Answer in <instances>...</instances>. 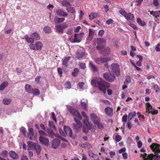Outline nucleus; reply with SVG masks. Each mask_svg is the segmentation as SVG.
<instances>
[{
    "label": "nucleus",
    "instance_id": "obj_1",
    "mask_svg": "<svg viewBox=\"0 0 160 160\" xmlns=\"http://www.w3.org/2000/svg\"><path fill=\"white\" fill-rule=\"evenodd\" d=\"M91 83L92 84L94 87L97 86V84L99 90L102 91L104 94H105L106 93L107 88L109 87V83L104 81H97L95 79H92L91 80Z\"/></svg>",
    "mask_w": 160,
    "mask_h": 160
},
{
    "label": "nucleus",
    "instance_id": "obj_2",
    "mask_svg": "<svg viewBox=\"0 0 160 160\" xmlns=\"http://www.w3.org/2000/svg\"><path fill=\"white\" fill-rule=\"evenodd\" d=\"M97 46L96 48L98 50L99 53H102V49L105 45L106 42L102 38H97Z\"/></svg>",
    "mask_w": 160,
    "mask_h": 160
},
{
    "label": "nucleus",
    "instance_id": "obj_3",
    "mask_svg": "<svg viewBox=\"0 0 160 160\" xmlns=\"http://www.w3.org/2000/svg\"><path fill=\"white\" fill-rule=\"evenodd\" d=\"M110 72L112 73H114L117 76L120 74V69L119 65L116 63L112 64L110 67Z\"/></svg>",
    "mask_w": 160,
    "mask_h": 160
},
{
    "label": "nucleus",
    "instance_id": "obj_4",
    "mask_svg": "<svg viewBox=\"0 0 160 160\" xmlns=\"http://www.w3.org/2000/svg\"><path fill=\"white\" fill-rule=\"evenodd\" d=\"M29 47L32 50L40 51L42 47V44L41 42L37 41L35 43L30 44Z\"/></svg>",
    "mask_w": 160,
    "mask_h": 160
},
{
    "label": "nucleus",
    "instance_id": "obj_5",
    "mask_svg": "<svg viewBox=\"0 0 160 160\" xmlns=\"http://www.w3.org/2000/svg\"><path fill=\"white\" fill-rule=\"evenodd\" d=\"M146 113H151L152 115L156 114L158 113V111L152 108V107L149 102L146 103Z\"/></svg>",
    "mask_w": 160,
    "mask_h": 160
},
{
    "label": "nucleus",
    "instance_id": "obj_6",
    "mask_svg": "<svg viewBox=\"0 0 160 160\" xmlns=\"http://www.w3.org/2000/svg\"><path fill=\"white\" fill-rule=\"evenodd\" d=\"M103 76L104 78L111 82L113 81L115 78V75L112 73H105L103 74Z\"/></svg>",
    "mask_w": 160,
    "mask_h": 160
},
{
    "label": "nucleus",
    "instance_id": "obj_7",
    "mask_svg": "<svg viewBox=\"0 0 160 160\" xmlns=\"http://www.w3.org/2000/svg\"><path fill=\"white\" fill-rule=\"evenodd\" d=\"M64 130L66 134L68 135L70 138L73 139H75L76 138V135H72V130L69 126H65Z\"/></svg>",
    "mask_w": 160,
    "mask_h": 160
},
{
    "label": "nucleus",
    "instance_id": "obj_8",
    "mask_svg": "<svg viewBox=\"0 0 160 160\" xmlns=\"http://www.w3.org/2000/svg\"><path fill=\"white\" fill-rule=\"evenodd\" d=\"M96 63L98 64L105 63L108 61L110 60L109 58H104L103 57H101L99 58H97L94 59Z\"/></svg>",
    "mask_w": 160,
    "mask_h": 160
},
{
    "label": "nucleus",
    "instance_id": "obj_9",
    "mask_svg": "<svg viewBox=\"0 0 160 160\" xmlns=\"http://www.w3.org/2000/svg\"><path fill=\"white\" fill-rule=\"evenodd\" d=\"M60 143L61 141L58 138L54 139L52 142L51 148L56 149L60 146Z\"/></svg>",
    "mask_w": 160,
    "mask_h": 160
},
{
    "label": "nucleus",
    "instance_id": "obj_10",
    "mask_svg": "<svg viewBox=\"0 0 160 160\" xmlns=\"http://www.w3.org/2000/svg\"><path fill=\"white\" fill-rule=\"evenodd\" d=\"M85 55L84 50L83 48L78 49L75 55V57L78 59L82 58Z\"/></svg>",
    "mask_w": 160,
    "mask_h": 160
},
{
    "label": "nucleus",
    "instance_id": "obj_11",
    "mask_svg": "<svg viewBox=\"0 0 160 160\" xmlns=\"http://www.w3.org/2000/svg\"><path fill=\"white\" fill-rule=\"evenodd\" d=\"M40 143L46 146H48L49 145V139L42 136H40L39 138Z\"/></svg>",
    "mask_w": 160,
    "mask_h": 160
},
{
    "label": "nucleus",
    "instance_id": "obj_12",
    "mask_svg": "<svg viewBox=\"0 0 160 160\" xmlns=\"http://www.w3.org/2000/svg\"><path fill=\"white\" fill-rule=\"evenodd\" d=\"M56 13L60 17H66L68 15L67 13L64 12L62 9L59 8L55 10Z\"/></svg>",
    "mask_w": 160,
    "mask_h": 160
},
{
    "label": "nucleus",
    "instance_id": "obj_13",
    "mask_svg": "<svg viewBox=\"0 0 160 160\" xmlns=\"http://www.w3.org/2000/svg\"><path fill=\"white\" fill-rule=\"evenodd\" d=\"M152 150H156L160 153V145L157 143H153L150 146Z\"/></svg>",
    "mask_w": 160,
    "mask_h": 160
},
{
    "label": "nucleus",
    "instance_id": "obj_14",
    "mask_svg": "<svg viewBox=\"0 0 160 160\" xmlns=\"http://www.w3.org/2000/svg\"><path fill=\"white\" fill-rule=\"evenodd\" d=\"M9 156L13 159H18L19 157V155L15 152L14 151H10L9 152Z\"/></svg>",
    "mask_w": 160,
    "mask_h": 160
},
{
    "label": "nucleus",
    "instance_id": "obj_15",
    "mask_svg": "<svg viewBox=\"0 0 160 160\" xmlns=\"http://www.w3.org/2000/svg\"><path fill=\"white\" fill-rule=\"evenodd\" d=\"M90 118L92 122L94 123L100 121V119L94 113L91 114Z\"/></svg>",
    "mask_w": 160,
    "mask_h": 160
},
{
    "label": "nucleus",
    "instance_id": "obj_16",
    "mask_svg": "<svg viewBox=\"0 0 160 160\" xmlns=\"http://www.w3.org/2000/svg\"><path fill=\"white\" fill-rule=\"evenodd\" d=\"M153 151H154V154L155 155L153 154H151L148 155L147 157V160H153V158L156 156V155H158V152L156 151V150H152Z\"/></svg>",
    "mask_w": 160,
    "mask_h": 160
},
{
    "label": "nucleus",
    "instance_id": "obj_17",
    "mask_svg": "<svg viewBox=\"0 0 160 160\" xmlns=\"http://www.w3.org/2000/svg\"><path fill=\"white\" fill-rule=\"evenodd\" d=\"M69 110L70 113L73 116H78L79 115V113L78 110L72 108H69Z\"/></svg>",
    "mask_w": 160,
    "mask_h": 160
},
{
    "label": "nucleus",
    "instance_id": "obj_18",
    "mask_svg": "<svg viewBox=\"0 0 160 160\" xmlns=\"http://www.w3.org/2000/svg\"><path fill=\"white\" fill-rule=\"evenodd\" d=\"M72 127L75 129L76 132L80 131L82 127V124H77L73 123Z\"/></svg>",
    "mask_w": 160,
    "mask_h": 160
},
{
    "label": "nucleus",
    "instance_id": "obj_19",
    "mask_svg": "<svg viewBox=\"0 0 160 160\" xmlns=\"http://www.w3.org/2000/svg\"><path fill=\"white\" fill-rule=\"evenodd\" d=\"M106 114L108 116H112L113 114V109L109 107L106 108L105 110Z\"/></svg>",
    "mask_w": 160,
    "mask_h": 160
},
{
    "label": "nucleus",
    "instance_id": "obj_20",
    "mask_svg": "<svg viewBox=\"0 0 160 160\" xmlns=\"http://www.w3.org/2000/svg\"><path fill=\"white\" fill-rule=\"evenodd\" d=\"M89 33L88 37L87 38V39L88 40L90 41L92 39L93 35L94 33V30L89 28Z\"/></svg>",
    "mask_w": 160,
    "mask_h": 160
},
{
    "label": "nucleus",
    "instance_id": "obj_21",
    "mask_svg": "<svg viewBox=\"0 0 160 160\" xmlns=\"http://www.w3.org/2000/svg\"><path fill=\"white\" fill-rule=\"evenodd\" d=\"M28 137L31 140H32V137L34 135V132H33V129L32 128H30L28 129Z\"/></svg>",
    "mask_w": 160,
    "mask_h": 160
},
{
    "label": "nucleus",
    "instance_id": "obj_22",
    "mask_svg": "<svg viewBox=\"0 0 160 160\" xmlns=\"http://www.w3.org/2000/svg\"><path fill=\"white\" fill-rule=\"evenodd\" d=\"M24 38L28 43H31V44L33 43L34 40L32 37L29 38L28 35H26L24 36Z\"/></svg>",
    "mask_w": 160,
    "mask_h": 160
},
{
    "label": "nucleus",
    "instance_id": "obj_23",
    "mask_svg": "<svg viewBox=\"0 0 160 160\" xmlns=\"http://www.w3.org/2000/svg\"><path fill=\"white\" fill-rule=\"evenodd\" d=\"M77 35L78 34L77 33H75L74 34V39L73 41L72 42H79L81 41L82 39L79 36Z\"/></svg>",
    "mask_w": 160,
    "mask_h": 160
},
{
    "label": "nucleus",
    "instance_id": "obj_24",
    "mask_svg": "<svg viewBox=\"0 0 160 160\" xmlns=\"http://www.w3.org/2000/svg\"><path fill=\"white\" fill-rule=\"evenodd\" d=\"M33 148L36 151L37 154L38 155H39L41 151V148L40 145L37 143Z\"/></svg>",
    "mask_w": 160,
    "mask_h": 160
},
{
    "label": "nucleus",
    "instance_id": "obj_25",
    "mask_svg": "<svg viewBox=\"0 0 160 160\" xmlns=\"http://www.w3.org/2000/svg\"><path fill=\"white\" fill-rule=\"evenodd\" d=\"M102 53H100L102 54L108 55L109 54L110 52V49L109 47H107L105 48L104 47L102 49Z\"/></svg>",
    "mask_w": 160,
    "mask_h": 160
},
{
    "label": "nucleus",
    "instance_id": "obj_26",
    "mask_svg": "<svg viewBox=\"0 0 160 160\" xmlns=\"http://www.w3.org/2000/svg\"><path fill=\"white\" fill-rule=\"evenodd\" d=\"M88 155L92 158V160H94L95 159L98 158V156L97 154L93 153L92 151H90L88 152Z\"/></svg>",
    "mask_w": 160,
    "mask_h": 160
},
{
    "label": "nucleus",
    "instance_id": "obj_27",
    "mask_svg": "<svg viewBox=\"0 0 160 160\" xmlns=\"http://www.w3.org/2000/svg\"><path fill=\"white\" fill-rule=\"evenodd\" d=\"M30 36L33 38L34 40H38L40 38L39 34L36 32L32 33Z\"/></svg>",
    "mask_w": 160,
    "mask_h": 160
},
{
    "label": "nucleus",
    "instance_id": "obj_28",
    "mask_svg": "<svg viewBox=\"0 0 160 160\" xmlns=\"http://www.w3.org/2000/svg\"><path fill=\"white\" fill-rule=\"evenodd\" d=\"M25 88L26 91L28 92L31 93L32 92L33 89L31 88V85L29 84H26L25 87Z\"/></svg>",
    "mask_w": 160,
    "mask_h": 160
},
{
    "label": "nucleus",
    "instance_id": "obj_29",
    "mask_svg": "<svg viewBox=\"0 0 160 160\" xmlns=\"http://www.w3.org/2000/svg\"><path fill=\"white\" fill-rule=\"evenodd\" d=\"M83 123L86 126L87 128L89 130H91L92 128V125L89 123L88 120L85 119L83 120Z\"/></svg>",
    "mask_w": 160,
    "mask_h": 160
},
{
    "label": "nucleus",
    "instance_id": "obj_30",
    "mask_svg": "<svg viewBox=\"0 0 160 160\" xmlns=\"http://www.w3.org/2000/svg\"><path fill=\"white\" fill-rule=\"evenodd\" d=\"M70 57H66L62 61V64L64 66L67 67L68 66V62L70 59Z\"/></svg>",
    "mask_w": 160,
    "mask_h": 160
},
{
    "label": "nucleus",
    "instance_id": "obj_31",
    "mask_svg": "<svg viewBox=\"0 0 160 160\" xmlns=\"http://www.w3.org/2000/svg\"><path fill=\"white\" fill-rule=\"evenodd\" d=\"M56 32L61 33H63V30L61 27V25H57L56 26Z\"/></svg>",
    "mask_w": 160,
    "mask_h": 160
},
{
    "label": "nucleus",
    "instance_id": "obj_32",
    "mask_svg": "<svg viewBox=\"0 0 160 160\" xmlns=\"http://www.w3.org/2000/svg\"><path fill=\"white\" fill-rule=\"evenodd\" d=\"M65 20V18H58L54 20V22L55 24H58L63 22Z\"/></svg>",
    "mask_w": 160,
    "mask_h": 160
},
{
    "label": "nucleus",
    "instance_id": "obj_33",
    "mask_svg": "<svg viewBox=\"0 0 160 160\" xmlns=\"http://www.w3.org/2000/svg\"><path fill=\"white\" fill-rule=\"evenodd\" d=\"M89 67L91 68L94 71L96 72L98 71L97 68L92 63V62H89Z\"/></svg>",
    "mask_w": 160,
    "mask_h": 160
},
{
    "label": "nucleus",
    "instance_id": "obj_34",
    "mask_svg": "<svg viewBox=\"0 0 160 160\" xmlns=\"http://www.w3.org/2000/svg\"><path fill=\"white\" fill-rule=\"evenodd\" d=\"M8 84V82L7 81L3 82L0 85V90H3L5 87H7Z\"/></svg>",
    "mask_w": 160,
    "mask_h": 160
},
{
    "label": "nucleus",
    "instance_id": "obj_35",
    "mask_svg": "<svg viewBox=\"0 0 160 160\" xmlns=\"http://www.w3.org/2000/svg\"><path fill=\"white\" fill-rule=\"evenodd\" d=\"M62 6L66 7L71 6V4L67 0H64L62 2Z\"/></svg>",
    "mask_w": 160,
    "mask_h": 160
},
{
    "label": "nucleus",
    "instance_id": "obj_36",
    "mask_svg": "<svg viewBox=\"0 0 160 160\" xmlns=\"http://www.w3.org/2000/svg\"><path fill=\"white\" fill-rule=\"evenodd\" d=\"M43 31L46 33H49L51 32V29L50 27L49 26H47L44 28Z\"/></svg>",
    "mask_w": 160,
    "mask_h": 160
},
{
    "label": "nucleus",
    "instance_id": "obj_37",
    "mask_svg": "<svg viewBox=\"0 0 160 160\" xmlns=\"http://www.w3.org/2000/svg\"><path fill=\"white\" fill-rule=\"evenodd\" d=\"M160 12L159 11H150V13L151 15H152L154 17H155L156 18L158 17L160 14Z\"/></svg>",
    "mask_w": 160,
    "mask_h": 160
},
{
    "label": "nucleus",
    "instance_id": "obj_38",
    "mask_svg": "<svg viewBox=\"0 0 160 160\" xmlns=\"http://www.w3.org/2000/svg\"><path fill=\"white\" fill-rule=\"evenodd\" d=\"M81 147L82 148L87 147L89 148H92L91 145L88 142L82 144L81 145Z\"/></svg>",
    "mask_w": 160,
    "mask_h": 160
},
{
    "label": "nucleus",
    "instance_id": "obj_39",
    "mask_svg": "<svg viewBox=\"0 0 160 160\" xmlns=\"http://www.w3.org/2000/svg\"><path fill=\"white\" fill-rule=\"evenodd\" d=\"M125 18L126 19H128L132 21H133L134 20L133 15V14L130 13H129L128 14H127L126 18Z\"/></svg>",
    "mask_w": 160,
    "mask_h": 160
},
{
    "label": "nucleus",
    "instance_id": "obj_40",
    "mask_svg": "<svg viewBox=\"0 0 160 160\" xmlns=\"http://www.w3.org/2000/svg\"><path fill=\"white\" fill-rule=\"evenodd\" d=\"M11 102V99L8 98H5L3 100V103L5 105H8Z\"/></svg>",
    "mask_w": 160,
    "mask_h": 160
},
{
    "label": "nucleus",
    "instance_id": "obj_41",
    "mask_svg": "<svg viewBox=\"0 0 160 160\" xmlns=\"http://www.w3.org/2000/svg\"><path fill=\"white\" fill-rule=\"evenodd\" d=\"M48 125L50 128V129H53V130H56V128L55 126L53 124V122L49 121L48 122Z\"/></svg>",
    "mask_w": 160,
    "mask_h": 160
},
{
    "label": "nucleus",
    "instance_id": "obj_42",
    "mask_svg": "<svg viewBox=\"0 0 160 160\" xmlns=\"http://www.w3.org/2000/svg\"><path fill=\"white\" fill-rule=\"evenodd\" d=\"M137 22L139 24L142 26H144L146 24L145 22L142 21L141 19L139 18L137 19Z\"/></svg>",
    "mask_w": 160,
    "mask_h": 160
},
{
    "label": "nucleus",
    "instance_id": "obj_43",
    "mask_svg": "<svg viewBox=\"0 0 160 160\" xmlns=\"http://www.w3.org/2000/svg\"><path fill=\"white\" fill-rule=\"evenodd\" d=\"M32 92H31V93H32L36 96L39 95L40 93L39 90L37 88H35L34 89H33Z\"/></svg>",
    "mask_w": 160,
    "mask_h": 160
},
{
    "label": "nucleus",
    "instance_id": "obj_44",
    "mask_svg": "<svg viewBox=\"0 0 160 160\" xmlns=\"http://www.w3.org/2000/svg\"><path fill=\"white\" fill-rule=\"evenodd\" d=\"M119 12L125 18H126L127 13L123 9H121L119 11Z\"/></svg>",
    "mask_w": 160,
    "mask_h": 160
},
{
    "label": "nucleus",
    "instance_id": "obj_45",
    "mask_svg": "<svg viewBox=\"0 0 160 160\" xmlns=\"http://www.w3.org/2000/svg\"><path fill=\"white\" fill-rule=\"evenodd\" d=\"M136 115V113L135 112H130L128 115V120H130L132 118L135 117Z\"/></svg>",
    "mask_w": 160,
    "mask_h": 160
},
{
    "label": "nucleus",
    "instance_id": "obj_46",
    "mask_svg": "<svg viewBox=\"0 0 160 160\" xmlns=\"http://www.w3.org/2000/svg\"><path fill=\"white\" fill-rule=\"evenodd\" d=\"M1 155L2 157L7 158L8 157V152L6 150H4L1 152Z\"/></svg>",
    "mask_w": 160,
    "mask_h": 160
},
{
    "label": "nucleus",
    "instance_id": "obj_47",
    "mask_svg": "<svg viewBox=\"0 0 160 160\" xmlns=\"http://www.w3.org/2000/svg\"><path fill=\"white\" fill-rule=\"evenodd\" d=\"M67 11L69 12L74 13L75 11L74 8L72 7H68L67 8Z\"/></svg>",
    "mask_w": 160,
    "mask_h": 160
},
{
    "label": "nucleus",
    "instance_id": "obj_48",
    "mask_svg": "<svg viewBox=\"0 0 160 160\" xmlns=\"http://www.w3.org/2000/svg\"><path fill=\"white\" fill-rule=\"evenodd\" d=\"M95 124L97 125L98 129H102L103 128V124L100 122V121L98 122Z\"/></svg>",
    "mask_w": 160,
    "mask_h": 160
},
{
    "label": "nucleus",
    "instance_id": "obj_49",
    "mask_svg": "<svg viewBox=\"0 0 160 160\" xmlns=\"http://www.w3.org/2000/svg\"><path fill=\"white\" fill-rule=\"evenodd\" d=\"M78 69L77 68H75L74 69L73 72H72V75L74 77H76L78 75Z\"/></svg>",
    "mask_w": 160,
    "mask_h": 160
},
{
    "label": "nucleus",
    "instance_id": "obj_50",
    "mask_svg": "<svg viewBox=\"0 0 160 160\" xmlns=\"http://www.w3.org/2000/svg\"><path fill=\"white\" fill-rule=\"evenodd\" d=\"M96 16V13H91L89 15V18L90 20H92Z\"/></svg>",
    "mask_w": 160,
    "mask_h": 160
},
{
    "label": "nucleus",
    "instance_id": "obj_51",
    "mask_svg": "<svg viewBox=\"0 0 160 160\" xmlns=\"http://www.w3.org/2000/svg\"><path fill=\"white\" fill-rule=\"evenodd\" d=\"M38 132L39 134L41 135L40 136H47V133L43 131L40 130L38 131Z\"/></svg>",
    "mask_w": 160,
    "mask_h": 160
},
{
    "label": "nucleus",
    "instance_id": "obj_52",
    "mask_svg": "<svg viewBox=\"0 0 160 160\" xmlns=\"http://www.w3.org/2000/svg\"><path fill=\"white\" fill-rule=\"evenodd\" d=\"M79 68L82 69H84L86 68V64L85 63H80L79 64Z\"/></svg>",
    "mask_w": 160,
    "mask_h": 160
},
{
    "label": "nucleus",
    "instance_id": "obj_53",
    "mask_svg": "<svg viewBox=\"0 0 160 160\" xmlns=\"http://www.w3.org/2000/svg\"><path fill=\"white\" fill-rule=\"evenodd\" d=\"M81 105L82 107L85 110L87 109V104L86 103L84 102H82V101L81 102Z\"/></svg>",
    "mask_w": 160,
    "mask_h": 160
},
{
    "label": "nucleus",
    "instance_id": "obj_54",
    "mask_svg": "<svg viewBox=\"0 0 160 160\" xmlns=\"http://www.w3.org/2000/svg\"><path fill=\"white\" fill-rule=\"evenodd\" d=\"M65 87L68 89H70L71 87V84L70 82L67 81L66 82L65 84Z\"/></svg>",
    "mask_w": 160,
    "mask_h": 160
},
{
    "label": "nucleus",
    "instance_id": "obj_55",
    "mask_svg": "<svg viewBox=\"0 0 160 160\" xmlns=\"http://www.w3.org/2000/svg\"><path fill=\"white\" fill-rule=\"evenodd\" d=\"M140 157H141L142 158L141 160H147V155L146 153H144L143 155L141 154H140Z\"/></svg>",
    "mask_w": 160,
    "mask_h": 160
},
{
    "label": "nucleus",
    "instance_id": "obj_56",
    "mask_svg": "<svg viewBox=\"0 0 160 160\" xmlns=\"http://www.w3.org/2000/svg\"><path fill=\"white\" fill-rule=\"evenodd\" d=\"M27 143L29 147H33L35 146V145L37 143H36L33 142L31 141H28L27 142Z\"/></svg>",
    "mask_w": 160,
    "mask_h": 160
},
{
    "label": "nucleus",
    "instance_id": "obj_57",
    "mask_svg": "<svg viewBox=\"0 0 160 160\" xmlns=\"http://www.w3.org/2000/svg\"><path fill=\"white\" fill-rule=\"evenodd\" d=\"M84 83L83 82H80L78 83V87L80 89H83L84 88Z\"/></svg>",
    "mask_w": 160,
    "mask_h": 160
},
{
    "label": "nucleus",
    "instance_id": "obj_58",
    "mask_svg": "<svg viewBox=\"0 0 160 160\" xmlns=\"http://www.w3.org/2000/svg\"><path fill=\"white\" fill-rule=\"evenodd\" d=\"M121 137L120 136L118 135L115 137V140L117 142H119L121 140Z\"/></svg>",
    "mask_w": 160,
    "mask_h": 160
},
{
    "label": "nucleus",
    "instance_id": "obj_59",
    "mask_svg": "<svg viewBox=\"0 0 160 160\" xmlns=\"http://www.w3.org/2000/svg\"><path fill=\"white\" fill-rule=\"evenodd\" d=\"M155 49L156 51L159 52L160 51V43H158L156 46Z\"/></svg>",
    "mask_w": 160,
    "mask_h": 160
},
{
    "label": "nucleus",
    "instance_id": "obj_60",
    "mask_svg": "<svg viewBox=\"0 0 160 160\" xmlns=\"http://www.w3.org/2000/svg\"><path fill=\"white\" fill-rule=\"evenodd\" d=\"M128 118V116L127 115H125L123 116L122 118V121L124 122H127V119Z\"/></svg>",
    "mask_w": 160,
    "mask_h": 160
},
{
    "label": "nucleus",
    "instance_id": "obj_61",
    "mask_svg": "<svg viewBox=\"0 0 160 160\" xmlns=\"http://www.w3.org/2000/svg\"><path fill=\"white\" fill-rule=\"evenodd\" d=\"M88 130H89L88 128H87L85 126H83L82 128V130L83 132L85 133H87L88 132Z\"/></svg>",
    "mask_w": 160,
    "mask_h": 160
},
{
    "label": "nucleus",
    "instance_id": "obj_62",
    "mask_svg": "<svg viewBox=\"0 0 160 160\" xmlns=\"http://www.w3.org/2000/svg\"><path fill=\"white\" fill-rule=\"evenodd\" d=\"M73 30V29L70 28L68 29L67 32V33L69 35H71L72 34V32Z\"/></svg>",
    "mask_w": 160,
    "mask_h": 160
},
{
    "label": "nucleus",
    "instance_id": "obj_63",
    "mask_svg": "<svg viewBox=\"0 0 160 160\" xmlns=\"http://www.w3.org/2000/svg\"><path fill=\"white\" fill-rule=\"evenodd\" d=\"M153 3L155 6H157L159 5L158 0H153Z\"/></svg>",
    "mask_w": 160,
    "mask_h": 160
},
{
    "label": "nucleus",
    "instance_id": "obj_64",
    "mask_svg": "<svg viewBox=\"0 0 160 160\" xmlns=\"http://www.w3.org/2000/svg\"><path fill=\"white\" fill-rule=\"evenodd\" d=\"M104 31L103 30H101L99 31L98 32V35L99 36H102L104 34Z\"/></svg>",
    "mask_w": 160,
    "mask_h": 160
}]
</instances>
